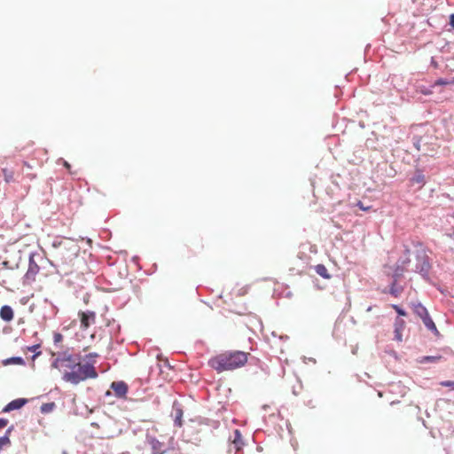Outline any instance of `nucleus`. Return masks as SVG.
Returning a JSON list of instances; mask_svg holds the SVG:
<instances>
[{"label":"nucleus","mask_w":454,"mask_h":454,"mask_svg":"<svg viewBox=\"0 0 454 454\" xmlns=\"http://www.w3.org/2000/svg\"><path fill=\"white\" fill-rule=\"evenodd\" d=\"M247 361V354L242 351L220 354L208 361V364L216 372L232 371L242 367Z\"/></svg>","instance_id":"f257e3e1"},{"label":"nucleus","mask_w":454,"mask_h":454,"mask_svg":"<svg viewBox=\"0 0 454 454\" xmlns=\"http://www.w3.org/2000/svg\"><path fill=\"white\" fill-rule=\"evenodd\" d=\"M97 377L98 372L91 364H81V360H79V365L74 371L66 372L62 376V380L77 385L87 379H96Z\"/></svg>","instance_id":"f03ea898"},{"label":"nucleus","mask_w":454,"mask_h":454,"mask_svg":"<svg viewBox=\"0 0 454 454\" xmlns=\"http://www.w3.org/2000/svg\"><path fill=\"white\" fill-rule=\"evenodd\" d=\"M419 249L416 252V265L414 271L421 275V277L425 280H429V271L431 270V263L429 262V257L427 254L426 250L422 247L420 244Z\"/></svg>","instance_id":"7ed1b4c3"},{"label":"nucleus","mask_w":454,"mask_h":454,"mask_svg":"<svg viewBox=\"0 0 454 454\" xmlns=\"http://www.w3.org/2000/svg\"><path fill=\"white\" fill-rule=\"evenodd\" d=\"M40 267L35 261V254L29 255L28 269L24 276V283L31 284L35 280V276L38 274Z\"/></svg>","instance_id":"20e7f679"},{"label":"nucleus","mask_w":454,"mask_h":454,"mask_svg":"<svg viewBox=\"0 0 454 454\" xmlns=\"http://www.w3.org/2000/svg\"><path fill=\"white\" fill-rule=\"evenodd\" d=\"M145 442L151 446L152 454H165L168 450L164 442L151 434H146Z\"/></svg>","instance_id":"39448f33"},{"label":"nucleus","mask_w":454,"mask_h":454,"mask_svg":"<svg viewBox=\"0 0 454 454\" xmlns=\"http://www.w3.org/2000/svg\"><path fill=\"white\" fill-rule=\"evenodd\" d=\"M244 442L242 440L241 433L239 429L234 430L233 438L231 439V445L229 451L235 450V454L242 450Z\"/></svg>","instance_id":"423d86ee"},{"label":"nucleus","mask_w":454,"mask_h":454,"mask_svg":"<svg viewBox=\"0 0 454 454\" xmlns=\"http://www.w3.org/2000/svg\"><path fill=\"white\" fill-rule=\"evenodd\" d=\"M183 409L182 405L179 402L175 401L173 403V416H174V425L176 427H181L183 425L182 418H183Z\"/></svg>","instance_id":"0eeeda50"},{"label":"nucleus","mask_w":454,"mask_h":454,"mask_svg":"<svg viewBox=\"0 0 454 454\" xmlns=\"http://www.w3.org/2000/svg\"><path fill=\"white\" fill-rule=\"evenodd\" d=\"M111 388L114 391L117 397L122 398L128 392V385L124 381H114L111 384Z\"/></svg>","instance_id":"6e6552de"},{"label":"nucleus","mask_w":454,"mask_h":454,"mask_svg":"<svg viewBox=\"0 0 454 454\" xmlns=\"http://www.w3.org/2000/svg\"><path fill=\"white\" fill-rule=\"evenodd\" d=\"M81 316V325L83 328H88L91 324L95 322L96 315L92 311L82 312Z\"/></svg>","instance_id":"1a4fd4ad"},{"label":"nucleus","mask_w":454,"mask_h":454,"mask_svg":"<svg viewBox=\"0 0 454 454\" xmlns=\"http://www.w3.org/2000/svg\"><path fill=\"white\" fill-rule=\"evenodd\" d=\"M27 399L18 398L10 402L3 410L4 412H9L11 411L18 410L23 407L27 403Z\"/></svg>","instance_id":"9d476101"},{"label":"nucleus","mask_w":454,"mask_h":454,"mask_svg":"<svg viewBox=\"0 0 454 454\" xmlns=\"http://www.w3.org/2000/svg\"><path fill=\"white\" fill-rule=\"evenodd\" d=\"M410 262V249L404 246L403 254L397 260L396 265L400 266V269H406Z\"/></svg>","instance_id":"9b49d317"},{"label":"nucleus","mask_w":454,"mask_h":454,"mask_svg":"<svg viewBox=\"0 0 454 454\" xmlns=\"http://www.w3.org/2000/svg\"><path fill=\"white\" fill-rule=\"evenodd\" d=\"M404 321L400 318H396L395 322V340L397 341L403 340L402 331L404 328Z\"/></svg>","instance_id":"f8f14e48"},{"label":"nucleus","mask_w":454,"mask_h":454,"mask_svg":"<svg viewBox=\"0 0 454 454\" xmlns=\"http://www.w3.org/2000/svg\"><path fill=\"white\" fill-rule=\"evenodd\" d=\"M0 317L5 322H10L13 318V310L12 307L4 305L0 309Z\"/></svg>","instance_id":"ddd939ff"},{"label":"nucleus","mask_w":454,"mask_h":454,"mask_svg":"<svg viewBox=\"0 0 454 454\" xmlns=\"http://www.w3.org/2000/svg\"><path fill=\"white\" fill-rule=\"evenodd\" d=\"M411 182L412 184H418L422 187L426 184V177L421 169H417L414 176L411 177Z\"/></svg>","instance_id":"4468645a"},{"label":"nucleus","mask_w":454,"mask_h":454,"mask_svg":"<svg viewBox=\"0 0 454 454\" xmlns=\"http://www.w3.org/2000/svg\"><path fill=\"white\" fill-rule=\"evenodd\" d=\"M413 312L419 317L421 319L426 317L428 315V311L425 306H423L420 302L413 303Z\"/></svg>","instance_id":"2eb2a0df"},{"label":"nucleus","mask_w":454,"mask_h":454,"mask_svg":"<svg viewBox=\"0 0 454 454\" xmlns=\"http://www.w3.org/2000/svg\"><path fill=\"white\" fill-rule=\"evenodd\" d=\"M423 321V324L425 325V326L427 327V330L431 331L432 333H434V335L438 336L439 335V332L436 328V325L434 323V321L432 320V318L430 317L429 314L424 317L422 319Z\"/></svg>","instance_id":"dca6fc26"},{"label":"nucleus","mask_w":454,"mask_h":454,"mask_svg":"<svg viewBox=\"0 0 454 454\" xmlns=\"http://www.w3.org/2000/svg\"><path fill=\"white\" fill-rule=\"evenodd\" d=\"M315 271L317 272V274H318L320 277L325 279H329L331 278L326 267L324 264L316 265Z\"/></svg>","instance_id":"f3484780"},{"label":"nucleus","mask_w":454,"mask_h":454,"mask_svg":"<svg viewBox=\"0 0 454 454\" xmlns=\"http://www.w3.org/2000/svg\"><path fill=\"white\" fill-rule=\"evenodd\" d=\"M72 360H73L72 362L66 361V362L62 363L61 366L74 371L77 367V365H79V360H81V357L79 356L77 357L73 358Z\"/></svg>","instance_id":"a211bd4d"},{"label":"nucleus","mask_w":454,"mask_h":454,"mask_svg":"<svg viewBox=\"0 0 454 454\" xmlns=\"http://www.w3.org/2000/svg\"><path fill=\"white\" fill-rule=\"evenodd\" d=\"M442 359L441 356H425L419 359L420 364L436 363Z\"/></svg>","instance_id":"6ab92c4d"},{"label":"nucleus","mask_w":454,"mask_h":454,"mask_svg":"<svg viewBox=\"0 0 454 454\" xmlns=\"http://www.w3.org/2000/svg\"><path fill=\"white\" fill-rule=\"evenodd\" d=\"M79 356V355H73V354H70L67 351H63V352H59L58 354V358H60L61 359V364L66 362V361H73L72 359L74 358V357H77Z\"/></svg>","instance_id":"aec40b11"},{"label":"nucleus","mask_w":454,"mask_h":454,"mask_svg":"<svg viewBox=\"0 0 454 454\" xmlns=\"http://www.w3.org/2000/svg\"><path fill=\"white\" fill-rule=\"evenodd\" d=\"M4 364H20V365H24L25 364V361L20 356H12V357H10V358L6 359L4 361Z\"/></svg>","instance_id":"412c9836"},{"label":"nucleus","mask_w":454,"mask_h":454,"mask_svg":"<svg viewBox=\"0 0 454 454\" xmlns=\"http://www.w3.org/2000/svg\"><path fill=\"white\" fill-rule=\"evenodd\" d=\"M12 430V427L7 429L6 434L4 436L0 437V450L10 444L9 434Z\"/></svg>","instance_id":"4be33fe9"},{"label":"nucleus","mask_w":454,"mask_h":454,"mask_svg":"<svg viewBox=\"0 0 454 454\" xmlns=\"http://www.w3.org/2000/svg\"><path fill=\"white\" fill-rule=\"evenodd\" d=\"M403 291V288L400 286L396 285V280H394V282L391 285L390 287V294L398 296Z\"/></svg>","instance_id":"5701e85b"},{"label":"nucleus","mask_w":454,"mask_h":454,"mask_svg":"<svg viewBox=\"0 0 454 454\" xmlns=\"http://www.w3.org/2000/svg\"><path fill=\"white\" fill-rule=\"evenodd\" d=\"M2 173L5 182L10 183L13 181V171L7 168H3Z\"/></svg>","instance_id":"b1692460"},{"label":"nucleus","mask_w":454,"mask_h":454,"mask_svg":"<svg viewBox=\"0 0 454 454\" xmlns=\"http://www.w3.org/2000/svg\"><path fill=\"white\" fill-rule=\"evenodd\" d=\"M54 407H55V403H43L41 406V411L43 413H48V412H51L53 410Z\"/></svg>","instance_id":"393cba45"},{"label":"nucleus","mask_w":454,"mask_h":454,"mask_svg":"<svg viewBox=\"0 0 454 454\" xmlns=\"http://www.w3.org/2000/svg\"><path fill=\"white\" fill-rule=\"evenodd\" d=\"M27 348L29 351L35 353L34 356H32L33 359H35V357H37L38 356L41 355V351H38V349L40 348L39 344L33 345L31 347H28Z\"/></svg>","instance_id":"a878e982"},{"label":"nucleus","mask_w":454,"mask_h":454,"mask_svg":"<svg viewBox=\"0 0 454 454\" xmlns=\"http://www.w3.org/2000/svg\"><path fill=\"white\" fill-rule=\"evenodd\" d=\"M405 270L406 269H400V266L395 265V270L394 272V280L397 281V278H400Z\"/></svg>","instance_id":"bb28decb"},{"label":"nucleus","mask_w":454,"mask_h":454,"mask_svg":"<svg viewBox=\"0 0 454 454\" xmlns=\"http://www.w3.org/2000/svg\"><path fill=\"white\" fill-rule=\"evenodd\" d=\"M63 340V336L61 333H55L54 335H53V341H54V344L57 345L59 344V342H61Z\"/></svg>","instance_id":"cd10ccee"},{"label":"nucleus","mask_w":454,"mask_h":454,"mask_svg":"<svg viewBox=\"0 0 454 454\" xmlns=\"http://www.w3.org/2000/svg\"><path fill=\"white\" fill-rule=\"evenodd\" d=\"M450 223L452 224V230L450 232H447L446 235L450 238H454V214L450 216Z\"/></svg>","instance_id":"c85d7f7f"},{"label":"nucleus","mask_w":454,"mask_h":454,"mask_svg":"<svg viewBox=\"0 0 454 454\" xmlns=\"http://www.w3.org/2000/svg\"><path fill=\"white\" fill-rule=\"evenodd\" d=\"M442 387H448L454 389V380H445L440 383Z\"/></svg>","instance_id":"c756f323"},{"label":"nucleus","mask_w":454,"mask_h":454,"mask_svg":"<svg viewBox=\"0 0 454 454\" xmlns=\"http://www.w3.org/2000/svg\"><path fill=\"white\" fill-rule=\"evenodd\" d=\"M51 367L52 368H56V369H59L61 366V359L60 358H56L54 359V361L52 362L51 364Z\"/></svg>","instance_id":"7c9ffc66"},{"label":"nucleus","mask_w":454,"mask_h":454,"mask_svg":"<svg viewBox=\"0 0 454 454\" xmlns=\"http://www.w3.org/2000/svg\"><path fill=\"white\" fill-rule=\"evenodd\" d=\"M393 308L399 316H406L405 310L400 308L398 305H394Z\"/></svg>","instance_id":"2f4dec72"},{"label":"nucleus","mask_w":454,"mask_h":454,"mask_svg":"<svg viewBox=\"0 0 454 454\" xmlns=\"http://www.w3.org/2000/svg\"><path fill=\"white\" fill-rule=\"evenodd\" d=\"M434 84L435 85H450V80H446V79H438L437 81H435Z\"/></svg>","instance_id":"473e14b6"},{"label":"nucleus","mask_w":454,"mask_h":454,"mask_svg":"<svg viewBox=\"0 0 454 454\" xmlns=\"http://www.w3.org/2000/svg\"><path fill=\"white\" fill-rule=\"evenodd\" d=\"M58 161H59V162H62V163H63V165H64V167H65L67 169H70V168H71L70 164H69L67 161H66L64 159L59 158Z\"/></svg>","instance_id":"72a5a7b5"},{"label":"nucleus","mask_w":454,"mask_h":454,"mask_svg":"<svg viewBox=\"0 0 454 454\" xmlns=\"http://www.w3.org/2000/svg\"><path fill=\"white\" fill-rule=\"evenodd\" d=\"M8 424V420L6 419L0 418V429L6 427Z\"/></svg>","instance_id":"f704fd0d"},{"label":"nucleus","mask_w":454,"mask_h":454,"mask_svg":"<svg viewBox=\"0 0 454 454\" xmlns=\"http://www.w3.org/2000/svg\"><path fill=\"white\" fill-rule=\"evenodd\" d=\"M414 146L418 151H420V141L419 139L416 142H414Z\"/></svg>","instance_id":"c9c22d12"},{"label":"nucleus","mask_w":454,"mask_h":454,"mask_svg":"<svg viewBox=\"0 0 454 454\" xmlns=\"http://www.w3.org/2000/svg\"><path fill=\"white\" fill-rule=\"evenodd\" d=\"M366 146L367 147H373L372 139H367L366 141Z\"/></svg>","instance_id":"e433bc0d"},{"label":"nucleus","mask_w":454,"mask_h":454,"mask_svg":"<svg viewBox=\"0 0 454 454\" xmlns=\"http://www.w3.org/2000/svg\"><path fill=\"white\" fill-rule=\"evenodd\" d=\"M450 25L454 27V14L450 15Z\"/></svg>","instance_id":"4c0bfd02"},{"label":"nucleus","mask_w":454,"mask_h":454,"mask_svg":"<svg viewBox=\"0 0 454 454\" xmlns=\"http://www.w3.org/2000/svg\"><path fill=\"white\" fill-rule=\"evenodd\" d=\"M60 245H61L60 243L58 244L56 241L53 243V247H60Z\"/></svg>","instance_id":"58836bf2"},{"label":"nucleus","mask_w":454,"mask_h":454,"mask_svg":"<svg viewBox=\"0 0 454 454\" xmlns=\"http://www.w3.org/2000/svg\"><path fill=\"white\" fill-rule=\"evenodd\" d=\"M450 85H454V77L450 80Z\"/></svg>","instance_id":"ea45409f"},{"label":"nucleus","mask_w":454,"mask_h":454,"mask_svg":"<svg viewBox=\"0 0 454 454\" xmlns=\"http://www.w3.org/2000/svg\"><path fill=\"white\" fill-rule=\"evenodd\" d=\"M359 206H360V208L363 209V210H365L366 208L364 207V206H362L361 202H359Z\"/></svg>","instance_id":"a19ab883"},{"label":"nucleus","mask_w":454,"mask_h":454,"mask_svg":"<svg viewBox=\"0 0 454 454\" xmlns=\"http://www.w3.org/2000/svg\"><path fill=\"white\" fill-rule=\"evenodd\" d=\"M91 426H92V427H98V425L97 423H95V422L91 423Z\"/></svg>","instance_id":"79ce46f5"},{"label":"nucleus","mask_w":454,"mask_h":454,"mask_svg":"<svg viewBox=\"0 0 454 454\" xmlns=\"http://www.w3.org/2000/svg\"><path fill=\"white\" fill-rule=\"evenodd\" d=\"M88 356H97V354L90 353V355H88Z\"/></svg>","instance_id":"37998d69"}]
</instances>
